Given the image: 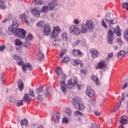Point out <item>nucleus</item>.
Listing matches in <instances>:
<instances>
[{"instance_id": "nucleus-63", "label": "nucleus", "mask_w": 128, "mask_h": 128, "mask_svg": "<svg viewBox=\"0 0 128 128\" xmlns=\"http://www.w3.org/2000/svg\"><path fill=\"white\" fill-rule=\"evenodd\" d=\"M8 18H6L3 20V22H8Z\"/></svg>"}, {"instance_id": "nucleus-11", "label": "nucleus", "mask_w": 128, "mask_h": 128, "mask_svg": "<svg viewBox=\"0 0 128 128\" xmlns=\"http://www.w3.org/2000/svg\"><path fill=\"white\" fill-rule=\"evenodd\" d=\"M78 84L76 82V80L74 78H70L68 82V88H74V86H78Z\"/></svg>"}, {"instance_id": "nucleus-5", "label": "nucleus", "mask_w": 128, "mask_h": 128, "mask_svg": "<svg viewBox=\"0 0 128 128\" xmlns=\"http://www.w3.org/2000/svg\"><path fill=\"white\" fill-rule=\"evenodd\" d=\"M116 32V30L114 28H111L108 31V42L110 44H112V40H114V34Z\"/></svg>"}, {"instance_id": "nucleus-48", "label": "nucleus", "mask_w": 128, "mask_h": 128, "mask_svg": "<svg viewBox=\"0 0 128 128\" xmlns=\"http://www.w3.org/2000/svg\"><path fill=\"white\" fill-rule=\"evenodd\" d=\"M6 50V46L2 45L0 46V52H4Z\"/></svg>"}, {"instance_id": "nucleus-46", "label": "nucleus", "mask_w": 128, "mask_h": 128, "mask_svg": "<svg viewBox=\"0 0 128 128\" xmlns=\"http://www.w3.org/2000/svg\"><path fill=\"white\" fill-rule=\"evenodd\" d=\"M65 112L66 114L68 116H70V114H72V111L70 109H66L65 110Z\"/></svg>"}, {"instance_id": "nucleus-9", "label": "nucleus", "mask_w": 128, "mask_h": 128, "mask_svg": "<svg viewBox=\"0 0 128 128\" xmlns=\"http://www.w3.org/2000/svg\"><path fill=\"white\" fill-rule=\"evenodd\" d=\"M36 93L38 94L36 98L38 102H42V96L44 94L42 87L36 88Z\"/></svg>"}, {"instance_id": "nucleus-54", "label": "nucleus", "mask_w": 128, "mask_h": 128, "mask_svg": "<svg viewBox=\"0 0 128 128\" xmlns=\"http://www.w3.org/2000/svg\"><path fill=\"white\" fill-rule=\"evenodd\" d=\"M80 72L81 74H86V70L83 68L80 70Z\"/></svg>"}, {"instance_id": "nucleus-20", "label": "nucleus", "mask_w": 128, "mask_h": 128, "mask_svg": "<svg viewBox=\"0 0 128 128\" xmlns=\"http://www.w3.org/2000/svg\"><path fill=\"white\" fill-rule=\"evenodd\" d=\"M60 114L58 113L52 114V120H53V122H54L58 124V122H60Z\"/></svg>"}, {"instance_id": "nucleus-40", "label": "nucleus", "mask_w": 128, "mask_h": 128, "mask_svg": "<svg viewBox=\"0 0 128 128\" xmlns=\"http://www.w3.org/2000/svg\"><path fill=\"white\" fill-rule=\"evenodd\" d=\"M66 50L64 49V50H62L60 54V58H62V56H64V54H66Z\"/></svg>"}, {"instance_id": "nucleus-50", "label": "nucleus", "mask_w": 128, "mask_h": 128, "mask_svg": "<svg viewBox=\"0 0 128 128\" xmlns=\"http://www.w3.org/2000/svg\"><path fill=\"white\" fill-rule=\"evenodd\" d=\"M74 116H78H78H82V114L80 113V111H76L74 113Z\"/></svg>"}, {"instance_id": "nucleus-22", "label": "nucleus", "mask_w": 128, "mask_h": 128, "mask_svg": "<svg viewBox=\"0 0 128 128\" xmlns=\"http://www.w3.org/2000/svg\"><path fill=\"white\" fill-rule=\"evenodd\" d=\"M72 55L74 56H82V52L80 50L74 49L72 51Z\"/></svg>"}, {"instance_id": "nucleus-28", "label": "nucleus", "mask_w": 128, "mask_h": 128, "mask_svg": "<svg viewBox=\"0 0 128 128\" xmlns=\"http://www.w3.org/2000/svg\"><path fill=\"white\" fill-rule=\"evenodd\" d=\"M52 88L50 87H47L46 88V96L48 98V96L50 94V92H52Z\"/></svg>"}, {"instance_id": "nucleus-25", "label": "nucleus", "mask_w": 128, "mask_h": 128, "mask_svg": "<svg viewBox=\"0 0 128 128\" xmlns=\"http://www.w3.org/2000/svg\"><path fill=\"white\" fill-rule=\"evenodd\" d=\"M28 120L24 119L21 120L20 124L22 128L24 127V126H25L26 128H28Z\"/></svg>"}, {"instance_id": "nucleus-64", "label": "nucleus", "mask_w": 128, "mask_h": 128, "mask_svg": "<svg viewBox=\"0 0 128 128\" xmlns=\"http://www.w3.org/2000/svg\"><path fill=\"white\" fill-rule=\"evenodd\" d=\"M38 128H44V127L40 125V126H38Z\"/></svg>"}, {"instance_id": "nucleus-45", "label": "nucleus", "mask_w": 128, "mask_h": 128, "mask_svg": "<svg viewBox=\"0 0 128 128\" xmlns=\"http://www.w3.org/2000/svg\"><path fill=\"white\" fill-rule=\"evenodd\" d=\"M113 56H114L113 52L110 53L108 54L107 58H106V60H108L110 58H112Z\"/></svg>"}, {"instance_id": "nucleus-57", "label": "nucleus", "mask_w": 128, "mask_h": 128, "mask_svg": "<svg viewBox=\"0 0 128 128\" xmlns=\"http://www.w3.org/2000/svg\"><path fill=\"white\" fill-rule=\"evenodd\" d=\"M0 36H2L3 38H6V34H4V32L0 31Z\"/></svg>"}, {"instance_id": "nucleus-52", "label": "nucleus", "mask_w": 128, "mask_h": 128, "mask_svg": "<svg viewBox=\"0 0 128 128\" xmlns=\"http://www.w3.org/2000/svg\"><path fill=\"white\" fill-rule=\"evenodd\" d=\"M126 36H128V29H126L124 33V37Z\"/></svg>"}, {"instance_id": "nucleus-51", "label": "nucleus", "mask_w": 128, "mask_h": 128, "mask_svg": "<svg viewBox=\"0 0 128 128\" xmlns=\"http://www.w3.org/2000/svg\"><path fill=\"white\" fill-rule=\"evenodd\" d=\"M128 84L125 83L122 88V90H124V88H128Z\"/></svg>"}, {"instance_id": "nucleus-4", "label": "nucleus", "mask_w": 128, "mask_h": 128, "mask_svg": "<svg viewBox=\"0 0 128 128\" xmlns=\"http://www.w3.org/2000/svg\"><path fill=\"white\" fill-rule=\"evenodd\" d=\"M82 100L78 97H75L72 100V103L74 105V108L79 110H82L84 108V106L80 104Z\"/></svg>"}, {"instance_id": "nucleus-17", "label": "nucleus", "mask_w": 128, "mask_h": 128, "mask_svg": "<svg viewBox=\"0 0 128 128\" xmlns=\"http://www.w3.org/2000/svg\"><path fill=\"white\" fill-rule=\"evenodd\" d=\"M44 36H48L50 34V32H52V30H50V27L48 24H46L44 27Z\"/></svg>"}, {"instance_id": "nucleus-31", "label": "nucleus", "mask_w": 128, "mask_h": 128, "mask_svg": "<svg viewBox=\"0 0 128 128\" xmlns=\"http://www.w3.org/2000/svg\"><path fill=\"white\" fill-rule=\"evenodd\" d=\"M0 8L2 10H6V6L2 0H0Z\"/></svg>"}, {"instance_id": "nucleus-6", "label": "nucleus", "mask_w": 128, "mask_h": 128, "mask_svg": "<svg viewBox=\"0 0 128 128\" xmlns=\"http://www.w3.org/2000/svg\"><path fill=\"white\" fill-rule=\"evenodd\" d=\"M18 24L16 22V20H12V25L10 27H9L8 29V34H14L16 30H18Z\"/></svg>"}, {"instance_id": "nucleus-43", "label": "nucleus", "mask_w": 128, "mask_h": 128, "mask_svg": "<svg viewBox=\"0 0 128 128\" xmlns=\"http://www.w3.org/2000/svg\"><path fill=\"white\" fill-rule=\"evenodd\" d=\"M116 28L118 30V31L116 32V36H120L121 34L120 30V27L118 26H117Z\"/></svg>"}, {"instance_id": "nucleus-47", "label": "nucleus", "mask_w": 128, "mask_h": 128, "mask_svg": "<svg viewBox=\"0 0 128 128\" xmlns=\"http://www.w3.org/2000/svg\"><path fill=\"white\" fill-rule=\"evenodd\" d=\"M123 8H126V10H128V2H124L123 3Z\"/></svg>"}, {"instance_id": "nucleus-41", "label": "nucleus", "mask_w": 128, "mask_h": 128, "mask_svg": "<svg viewBox=\"0 0 128 128\" xmlns=\"http://www.w3.org/2000/svg\"><path fill=\"white\" fill-rule=\"evenodd\" d=\"M23 46H25V48H28V46H30V42L26 40V42L24 43Z\"/></svg>"}, {"instance_id": "nucleus-53", "label": "nucleus", "mask_w": 128, "mask_h": 128, "mask_svg": "<svg viewBox=\"0 0 128 128\" xmlns=\"http://www.w3.org/2000/svg\"><path fill=\"white\" fill-rule=\"evenodd\" d=\"M94 114L96 116H100V112H98V111H95L94 112Z\"/></svg>"}, {"instance_id": "nucleus-26", "label": "nucleus", "mask_w": 128, "mask_h": 128, "mask_svg": "<svg viewBox=\"0 0 128 128\" xmlns=\"http://www.w3.org/2000/svg\"><path fill=\"white\" fill-rule=\"evenodd\" d=\"M44 55L42 52H39L38 53V60H39V62H42L44 60Z\"/></svg>"}, {"instance_id": "nucleus-37", "label": "nucleus", "mask_w": 128, "mask_h": 128, "mask_svg": "<svg viewBox=\"0 0 128 128\" xmlns=\"http://www.w3.org/2000/svg\"><path fill=\"white\" fill-rule=\"evenodd\" d=\"M36 24L38 28H42V26L44 28V23L42 21L38 22Z\"/></svg>"}, {"instance_id": "nucleus-1", "label": "nucleus", "mask_w": 128, "mask_h": 128, "mask_svg": "<svg viewBox=\"0 0 128 128\" xmlns=\"http://www.w3.org/2000/svg\"><path fill=\"white\" fill-rule=\"evenodd\" d=\"M105 20L106 23L104 22V20H102V26H104V28H108V26H106L108 24L110 26L112 24H116V22H118L116 18H113L112 14H110V13H106L105 16Z\"/></svg>"}, {"instance_id": "nucleus-38", "label": "nucleus", "mask_w": 128, "mask_h": 128, "mask_svg": "<svg viewBox=\"0 0 128 128\" xmlns=\"http://www.w3.org/2000/svg\"><path fill=\"white\" fill-rule=\"evenodd\" d=\"M62 38H63L64 40H68V35L66 33L63 32L62 35Z\"/></svg>"}, {"instance_id": "nucleus-12", "label": "nucleus", "mask_w": 128, "mask_h": 128, "mask_svg": "<svg viewBox=\"0 0 128 128\" xmlns=\"http://www.w3.org/2000/svg\"><path fill=\"white\" fill-rule=\"evenodd\" d=\"M70 34H80V28L76 25H72L70 27Z\"/></svg>"}, {"instance_id": "nucleus-55", "label": "nucleus", "mask_w": 128, "mask_h": 128, "mask_svg": "<svg viewBox=\"0 0 128 128\" xmlns=\"http://www.w3.org/2000/svg\"><path fill=\"white\" fill-rule=\"evenodd\" d=\"M90 128H98L96 123L92 124V126Z\"/></svg>"}, {"instance_id": "nucleus-21", "label": "nucleus", "mask_w": 128, "mask_h": 128, "mask_svg": "<svg viewBox=\"0 0 128 128\" xmlns=\"http://www.w3.org/2000/svg\"><path fill=\"white\" fill-rule=\"evenodd\" d=\"M22 101L24 102H30L32 101V98H30L28 94H26L24 95L23 96Z\"/></svg>"}, {"instance_id": "nucleus-39", "label": "nucleus", "mask_w": 128, "mask_h": 128, "mask_svg": "<svg viewBox=\"0 0 128 128\" xmlns=\"http://www.w3.org/2000/svg\"><path fill=\"white\" fill-rule=\"evenodd\" d=\"M82 42L80 40H76L74 43L72 44L73 48H74V46H78L80 43Z\"/></svg>"}, {"instance_id": "nucleus-61", "label": "nucleus", "mask_w": 128, "mask_h": 128, "mask_svg": "<svg viewBox=\"0 0 128 128\" xmlns=\"http://www.w3.org/2000/svg\"><path fill=\"white\" fill-rule=\"evenodd\" d=\"M74 64H80V62H78V60H74Z\"/></svg>"}, {"instance_id": "nucleus-27", "label": "nucleus", "mask_w": 128, "mask_h": 128, "mask_svg": "<svg viewBox=\"0 0 128 128\" xmlns=\"http://www.w3.org/2000/svg\"><path fill=\"white\" fill-rule=\"evenodd\" d=\"M124 54H126V52L124 50H122L120 52H119L117 54L116 58H120V56H124Z\"/></svg>"}, {"instance_id": "nucleus-3", "label": "nucleus", "mask_w": 128, "mask_h": 128, "mask_svg": "<svg viewBox=\"0 0 128 128\" xmlns=\"http://www.w3.org/2000/svg\"><path fill=\"white\" fill-rule=\"evenodd\" d=\"M82 28H80L81 34H86L88 30H92L94 28V24L90 21L87 20L85 24L82 25Z\"/></svg>"}, {"instance_id": "nucleus-18", "label": "nucleus", "mask_w": 128, "mask_h": 128, "mask_svg": "<svg viewBox=\"0 0 128 128\" xmlns=\"http://www.w3.org/2000/svg\"><path fill=\"white\" fill-rule=\"evenodd\" d=\"M20 18L22 20L23 22H25L27 24H30V22H28V16L26 14V13H23L20 16Z\"/></svg>"}, {"instance_id": "nucleus-36", "label": "nucleus", "mask_w": 128, "mask_h": 128, "mask_svg": "<svg viewBox=\"0 0 128 128\" xmlns=\"http://www.w3.org/2000/svg\"><path fill=\"white\" fill-rule=\"evenodd\" d=\"M28 92L31 98H36V94H34V90H32L30 88L29 89Z\"/></svg>"}, {"instance_id": "nucleus-34", "label": "nucleus", "mask_w": 128, "mask_h": 128, "mask_svg": "<svg viewBox=\"0 0 128 128\" xmlns=\"http://www.w3.org/2000/svg\"><path fill=\"white\" fill-rule=\"evenodd\" d=\"M32 2L36 6H39V4H44L40 0H34Z\"/></svg>"}, {"instance_id": "nucleus-8", "label": "nucleus", "mask_w": 128, "mask_h": 128, "mask_svg": "<svg viewBox=\"0 0 128 128\" xmlns=\"http://www.w3.org/2000/svg\"><path fill=\"white\" fill-rule=\"evenodd\" d=\"M64 80H66V74L62 73L60 75V80L61 82L60 86L61 90H62L63 92H66V84Z\"/></svg>"}, {"instance_id": "nucleus-29", "label": "nucleus", "mask_w": 128, "mask_h": 128, "mask_svg": "<svg viewBox=\"0 0 128 128\" xmlns=\"http://www.w3.org/2000/svg\"><path fill=\"white\" fill-rule=\"evenodd\" d=\"M16 46H20L22 44V42L20 41V40L18 38H16L14 40Z\"/></svg>"}, {"instance_id": "nucleus-30", "label": "nucleus", "mask_w": 128, "mask_h": 128, "mask_svg": "<svg viewBox=\"0 0 128 128\" xmlns=\"http://www.w3.org/2000/svg\"><path fill=\"white\" fill-rule=\"evenodd\" d=\"M92 80L96 82V84L97 86H100V80L96 77V76H93L92 77Z\"/></svg>"}, {"instance_id": "nucleus-62", "label": "nucleus", "mask_w": 128, "mask_h": 128, "mask_svg": "<svg viewBox=\"0 0 128 128\" xmlns=\"http://www.w3.org/2000/svg\"><path fill=\"white\" fill-rule=\"evenodd\" d=\"M122 101L124 100V94H122Z\"/></svg>"}, {"instance_id": "nucleus-15", "label": "nucleus", "mask_w": 128, "mask_h": 128, "mask_svg": "<svg viewBox=\"0 0 128 128\" xmlns=\"http://www.w3.org/2000/svg\"><path fill=\"white\" fill-rule=\"evenodd\" d=\"M86 94L89 98H92L94 96V91L90 88L88 86L86 90Z\"/></svg>"}, {"instance_id": "nucleus-58", "label": "nucleus", "mask_w": 128, "mask_h": 128, "mask_svg": "<svg viewBox=\"0 0 128 128\" xmlns=\"http://www.w3.org/2000/svg\"><path fill=\"white\" fill-rule=\"evenodd\" d=\"M74 24H80V22L78 21V20L76 19L74 20Z\"/></svg>"}, {"instance_id": "nucleus-13", "label": "nucleus", "mask_w": 128, "mask_h": 128, "mask_svg": "<svg viewBox=\"0 0 128 128\" xmlns=\"http://www.w3.org/2000/svg\"><path fill=\"white\" fill-rule=\"evenodd\" d=\"M108 68V66H106V60H102L99 63L97 64V66H96V70H102L104 68Z\"/></svg>"}, {"instance_id": "nucleus-35", "label": "nucleus", "mask_w": 128, "mask_h": 128, "mask_svg": "<svg viewBox=\"0 0 128 128\" xmlns=\"http://www.w3.org/2000/svg\"><path fill=\"white\" fill-rule=\"evenodd\" d=\"M42 12H48V7L47 6H44L42 8Z\"/></svg>"}, {"instance_id": "nucleus-14", "label": "nucleus", "mask_w": 128, "mask_h": 128, "mask_svg": "<svg viewBox=\"0 0 128 128\" xmlns=\"http://www.w3.org/2000/svg\"><path fill=\"white\" fill-rule=\"evenodd\" d=\"M40 12H42L40 10L36 7L33 8L31 11L32 14H34L36 18H40Z\"/></svg>"}, {"instance_id": "nucleus-49", "label": "nucleus", "mask_w": 128, "mask_h": 128, "mask_svg": "<svg viewBox=\"0 0 128 128\" xmlns=\"http://www.w3.org/2000/svg\"><path fill=\"white\" fill-rule=\"evenodd\" d=\"M120 104H122V102H120L119 106H116V107H115V108L114 110V112H118V110Z\"/></svg>"}, {"instance_id": "nucleus-24", "label": "nucleus", "mask_w": 128, "mask_h": 128, "mask_svg": "<svg viewBox=\"0 0 128 128\" xmlns=\"http://www.w3.org/2000/svg\"><path fill=\"white\" fill-rule=\"evenodd\" d=\"M18 86L19 90L20 92H22V90H24V82L22 80L18 81Z\"/></svg>"}, {"instance_id": "nucleus-23", "label": "nucleus", "mask_w": 128, "mask_h": 128, "mask_svg": "<svg viewBox=\"0 0 128 128\" xmlns=\"http://www.w3.org/2000/svg\"><path fill=\"white\" fill-rule=\"evenodd\" d=\"M120 122V124H121V126H124V124H126L128 122V118H126V116H122Z\"/></svg>"}, {"instance_id": "nucleus-42", "label": "nucleus", "mask_w": 128, "mask_h": 128, "mask_svg": "<svg viewBox=\"0 0 128 128\" xmlns=\"http://www.w3.org/2000/svg\"><path fill=\"white\" fill-rule=\"evenodd\" d=\"M62 62H70V58L66 56L64 58V59L62 60Z\"/></svg>"}, {"instance_id": "nucleus-60", "label": "nucleus", "mask_w": 128, "mask_h": 128, "mask_svg": "<svg viewBox=\"0 0 128 128\" xmlns=\"http://www.w3.org/2000/svg\"><path fill=\"white\" fill-rule=\"evenodd\" d=\"M117 42L118 44H122V38L118 39Z\"/></svg>"}, {"instance_id": "nucleus-19", "label": "nucleus", "mask_w": 128, "mask_h": 128, "mask_svg": "<svg viewBox=\"0 0 128 128\" xmlns=\"http://www.w3.org/2000/svg\"><path fill=\"white\" fill-rule=\"evenodd\" d=\"M58 6V0H53L48 4V8L50 10H54Z\"/></svg>"}, {"instance_id": "nucleus-44", "label": "nucleus", "mask_w": 128, "mask_h": 128, "mask_svg": "<svg viewBox=\"0 0 128 128\" xmlns=\"http://www.w3.org/2000/svg\"><path fill=\"white\" fill-rule=\"evenodd\" d=\"M32 34H29L28 35L26 40H32Z\"/></svg>"}, {"instance_id": "nucleus-10", "label": "nucleus", "mask_w": 128, "mask_h": 128, "mask_svg": "<svg viewBox=\"0 0 128 128\" xmlns=\"http://www.w3.org/2000/svg\"><path fill=\"white\" fill-rule=\"evenodd\" d=\"M60 28L58 26L54 27V28L52 30V34L50 36L51 38H56L60 34Z\"/></svg>"}, {"instance_id": "nucleus-2", "label": "nucleus", "mask_w": 128, "mask_h": 128, "mask_svg": "<svg viewBox=\"0 0 128 128\" xmlns=\"http://www.w3.org/2000/svg\"><path fill=\"white\" fill-rule=\"evenodd\" d=\"M14 58L17 62L18 66H22V72H26V70H32V64L29 63H26V64H24V62L22 61V59L20 58L18 55L16 54H15Z\"/></svg>"}, {"instance_id": "nucleus-59", "label": "nucleus", "mask_w": 128, "mask_h": 128, "mask_svg": "<svg viewBox=\"0 0 128 128\" xmlns=\"http://www.w3.org/2000/svg\"><path fill=\"white\" fill-rule=\"evenodd\" d=\"M52 44L54 46H56V40H54L52 42Z\"/></svg>"}, {"instance_id": "nucleus-33", "label": "nucleus", "mask_w": 128, "mask_h": 128, "mask_svg": "<svg viewBox=\"0 0 128 128\" xmlns=\"http://www.w3.org/2000/svg\"><path fill=\"white\" fill-rule=\"evenodd\" d=\"M22 102V100H18L16 103V106H24V102Z\"/></svg>"}, {"instance_id": "nucleus-7", "label": "nucleus", "mask_w": 128, "mask_h": 128, "mask_svg": "<svg viewBox=\"0 0 128 128\" xmlns=\"http://www.w3.org/2000/svg\"><path fill=\"white\" fill-rule=\"evenodd\" d=\"M26 32L22 28H17L15 32V36L20 38L22 39L26 38Z\"/></svg>"}, {"instance_id": "nucleus-16", "label": "nucleus", "mask_w": 128, "mask_h": 128, "mask_svg": "<svg viewBox=\"0 0 128 128\" xmlns=\"http://www.w3.org/2000/svg\"><path fill=\"white\" fill-rule=\"evenodd\" d=\"M90 52L91 54L92 57V58H98L99 52L98 50L96 48H92L90 50Z\"/></svg>"}, {"instance_id": "nucleus-56", "label": "nucleus", "mask_w": 128, "mask_h": 128, "mask_svg": "<svg viewBox=\"0 0 128 128\" xmlns=\"http://www.w3.org/2000/svg\"><path fill=\"white\" fill-rule=\"evenodd\" d=\"M68 122V118H63L62 122H65V124H66Z\"/></svg>"}, {"instance_id": "nucleus-32", "label": "nucleus", "mask_w": 128, "mask_h": 128, "mask_svg": "<svg viewBox=\"0 0 128 128\" xmlns=\"http://www.w3.org/2000/svg\"><path fill=\"white\" fill-rule=\"evenodd\" d=\"M56 74L57 76H60L62 74V68L58 67L56 70Z\"/></svg>"}]
</instances>
